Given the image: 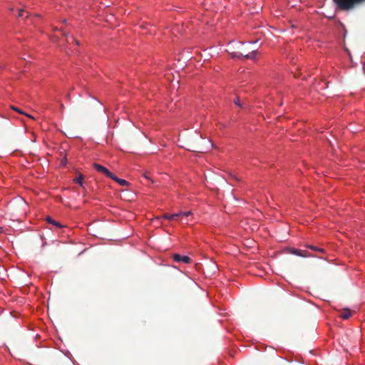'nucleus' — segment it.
Returning a JSON list of instances; mask_svg holds the SVG:
<instances>
[{"label":"nucleus","instance_id":"10","mask_svg":"<svg viewBox=\"0 0 365 365\" xmlns=\"http://www.w3.org/2000/svg\"><path fill=\"white\" fill-rule=\"evenodd\" d=\"M163 218L168 220H178V213H175V214H165V215H163Z\"/></svg>","mask_w":365,"mask_h":365},{"label":"nucleus","instance_id":"4","mask_svg":"<svg viewBox=\"0 0 365 365\" xmlns=\"http://www.w3.org/2000/svg\"><path fill=\"white\" fill-rule=\"evenodd\" d=\"M173 258L176 262H183L185 264H188L191 262V259L185 255H180L179 254H174Z\"/></svg>","mask_w":365,"mask_h":365},{"label":"nucleus","instance_id":"6","mask_svg":"<svg viewBox=\"0 0 365 365\" xmlns=\"http://www.w3.org/2000/svg\"><path fill=\"white\" fill-rule=\"evenodd\" d=\"M291 253L293 254V255H295L297 256L302 257H312V255L310 253H309L307 251L302 250H299V249L293 248L291 250Z\"/></svg>","mask_w":365,"mask_h":365},{"label":"nucleus","instance_id":"16","mask_svg":"<svg viewBox=\"0 0 365 365\" xmlns=\"http://www.w3.org/2000/svg\"><path fill=\"white\" fill-rule=\"evenodd\" d=\"M250 43H256V41H249Z\"/></svg>","mask_w":365,"mask_h":365},{"label":"nucleus","instance_id":"12","mask_svg":"<svg viewBox=\"0 0 365 365\" xmlns=\"http://www.w3.org/2000/svg\"><path fill=\"white\" fill-rule=\"evenodd\" d=\"M74 182L78 185H80L81 187L83 186V175L81 174H79L78 176L74 180Z\"/></svg>","mask_w":365,"mask_h":365},{"label":"nucleus","instance_id":"8","mask_svg":"<svg viewBox=\"0 0 365 365\" xmlns=\"http://www.w3.org/2000/svg\"><path fill=\"white\" fill-rule=\"evenodd\" d=\"M351 314L349 309H344L340 314V317L343 319H348L351 317Z\"/></svg>","mask_w":365,"mask_h":365},{"label":"nucleus","instance_id":"14","mask_svg":"<svg viewBox=\"0 0 365 365\" xmlns=\"http://www.w3.org/2000/svg\"><path fill=\"white\" fill-rule=\"evenodd\" d=\"M24 10L22 9H19V16L23 17L24 16Z\"/></svg>","mask_w":365,"mask_h":365},{"label":"nucleus","instance_id":"11","mask_svg":"<svg viewBox=\"0 0 365 365\" xmlns=\"http://www.w3.org/2000/svg\"><path fill=\"white\" fill-rule=\"evenodd\" d=\"M305 247L308 249H310V250H312L314 251H317V252H322V253H324L325 252V250L323 249V248H320V247H316V246H314V245H305Z\"/></svg>","mask_w":365,"mask_h":365},{"label":"nucleus","instance_id":"2","mask_svg":"<svg viewBox=\"0 0 365 365\" xmlns=\"http://www.w3.org/2000/svg\"><path fill=\"white\" fill-rule=\"evenodd\" d=\"M257 51L255 50L252 51L250 53L244 55L241 52H234L232 53V56L235 58H240L242 57H244L245 58H250V59H255Z\"/></svg>","mask_w":365,"mask_h":365},{"label":"nucleus","instance_id":"13","mask_svg":"<svg viewBox=\"0 0 365 365\" xmlns=\"http://www.w3.org/2000/svg\"><path fill=\"white\" fill-rule=\"evenodd\" d=\"M234 103L237 106H238L239 107H241L242 108V105L240 103V99L239 97H237L235 100H234Z\"/></svg>","mask_w":365,"mask_h":365},{"label":"nucleus","instance_id":"5","mask_svg":"<svg viewBox=\"0 0 365 365\" xmlns=\"http://www.w3.org/2000/svg\"><path fill=\"white\" fill-rule=\"evenodd\" d=\"M178 215V218L181 217V222L187 224L189 222L188 217L192 215V212L191 211L179 212Z\"/></svg>","mask_w":365,"mask_h":365},{"label":"nucleus","instance_id":"15","mask_svg":"<svg viewBox=\"0 0 365 365\" xmlns=\"http://www.w3.org/2000/svg\"><path fill=\"white\" fill-rule=\"evenodd\" d=\"M11 108H12L13 110H16V111H17V112L20 113H23V112H22L21 110H19V108H16V107L12 106V107H11Z\"/></svg>","mask_w":365,"mask_h":365},{"label":"nucleus","instance_id":"9","mask_svg":"<svg viewBox=\"0 0 365 365\" xmlns=\"http://www.w3.org/2000/svg\"><path fill=\"white\" fill-rule=\"evenodd\" d=\"M46 221L49 224H51V225L56 226V227L61 228L63 227L60 222L53 220L51 217H47Z\"/></svg>","mask_w":365,"mask_h":365},{"label":"nucleus","instance_id":"1","mask_svg":"<svg viewBox=\"0 0 365 365\" xmlns=\"http://www.w3.org/2000/svg\"><path fill=\"white\" fill-rule=\"evenodd\" d=\"M60 32L62 37L59 40V45L69 54L68 49H70L72 46H79L80 43L73 36L67 35L64 31L61 29Z\"/></svg>","mask_w":365,"mask_h":365},{"label":"nucleus","instance_id":"7","mask_svg":"<svg viewBox=\"0 0 365 365\" xmlns=\"http://www.w3.org/2000/svg\"><path fill=\"white\" fill-rule=\"evenodd\" d=\"M110 178L113 180L114 181H115L116 182H118L119 185H120L122 186H128V182L127 180L118 178L113 173V177H110Z\"/></svg>","mask_w":365,"mask_h":365},{"label":"nucleus","instance_id":"3","mask_svg":"<svg viewBox=\"0 0 365 365\" xmlns=\"http://www.w3.org/2000/svg\"><path fill=\"white\" fill-rule=\"evenodd\" d=\"M93 168L98 172L103 173L106 177H108L109 178H110V177H113V173L110 170H108L106 167H104L100 164L94 163Z\"/></svg>","mask_w":365,"mask_h":365}]
</instances>
